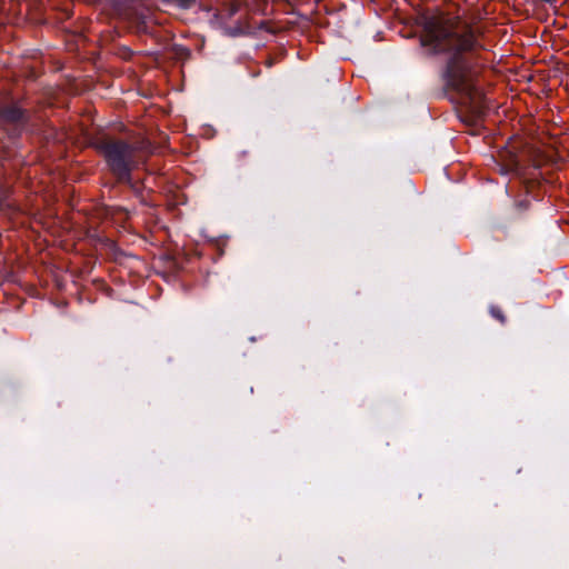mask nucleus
I'll use <instances>...</instances> for the list:
<instances>
[{"mask_svg":"<svg viewBox=\"0 0 569 569\" xmlns=\"http://www.w3.org/2000/svg\"><path fill=\"white\" fill-rule=\"evenodd\" d=\"M423 46L435 51H465L472 47L473 37L460 23L450 19L429 18L425 23Z\"/></svg>","mask_w":569,"mask_h":569,"instance_id":"obj_1","label":"nucleus"},{"mask_svg":"<svg viewBox=\"0 0 569 569\" xmlns=\"http://www.w3.org/2000/svg\"><path fill=\"white\" fill-rule=\"evenodd\" d=\"M102 149L111 170L120 179L127 178L133 166V150L128 144L120 141L106 142L102 144Z\"/></svg>","mask_w":569,"mask_h":569,"instance_id":"obj_2","label":"nucleus"},{"mask_svg":"<svg viewBox=\"0 0 569 569\" xmlns=\"http://www.w3.org/2000/svg\"><path fill=\"white\" fill-rule=\"evenodd\" d=\"M448 73L450 76V81L453 87L460 88L462 86L463 81L462 79L458 78V70L453 64H450L448 68Z\"/></svg>","mask_w":569,"mask_h":569,"instance_id":"obj_3","label":"nucleus"},{"mask_svg":"<svg viewBox=\"0 0 569 569\" xmlns=\"http://www.w3.org/2000/svg\"><path fill=\"white\" fill-rule=\"evenodd\" d=\"M491 312H492V315H493L497 319H499L500 321H503V317H502V315H501L500 310H498V309H496V308H492V309H491Z\"/></svg>","mask_w":569,"mask_h":569,"instance_id":"obj_4","label":"nucleus"},{"mask_svg":"<svg viewBox=\"0 0 569 569\" xmlns=\"http://www.w3.org/2000/svg\"><path fill=\"white\" fill-rule=\"evenodd\" d=\"M7 117H8L9 119H11V120H16V119H18L19 114H18V112H17V111H13V112H11V113L7 114Z\"/></svg>","mask_w":569,"mask_h":569,"instance_id":"obj_5","label":"nucleus"},{"mask_svg":"<svg viewBox=\"0 0 569 569\" xmlns=\"http://www.w3.org/2000/svg\"><path fill=\"white\" fill-rule=\"evenodd\" d=\"M472 108V111L480 114V110L478 109V107L476 106V103L471 107Z\"/></svg>","mask_w":569,"mask_h":569,"instance_id":"obj_6","label":"nucleus"}]
</instances>
